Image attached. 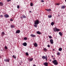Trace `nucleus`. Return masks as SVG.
<instances>
[{
	"instance_id": "nucleus-1",
	"label": "nucleus",
	"mask_w": 66,
	"mask_h": 66,
	"mask_svg": "<svg viewBox=\"0 0 66 66\" xmlns=\"http://www.w3.org/2000/svg\"><path fill=\"white\" fill-rule=\"evenodd\" d=\"M35 22L34 24L35 25H34V26L35 28H37V24H39V21L38 20H36L35 21H34Z\"/></svg>"
},
{
	"instance_id": "nucleus-2",
	"label": "nucleus",
	"mask_w": 66,
	"mask_h": 66,
	"mask_svg": "<svg viewBox=\"0 0 66 66\" xmlns=\"http://www.w3.org/2000/svg\"><path fill=\"white\" fill-rule=\"evenodd\" d=\"M52 63L55 65H58V63L57 62V60H54L53 61Z\"/></svg>"
},
{
	"instance_id": "nucleus-3",
	"label": "nucleus",
	"mask_w": 66,
	"mask_h": 66,
	"mask_svg": "<svg viewBox=\"0 0 66 66\" xmlns=\"http://www.w3.org/2000/svg\"><path fill=\"white\" fill-rule=\"evenodd\" d=\"M53 30L54 32H55L57 31H60V29H57L56 27H55L53 29Z\"/></svg>"
},
{
	"instance_id": "nucleus-4",
	"label": "nucleus",
	"mask_w": 66,
	"mask_h": 66,
	"mask_svg": "<svg viewBox=\"0 0 66 66\" xmlns=\"http://www.w3.org/2000/svg\"><path fill=\"white\" fill-rule=\"evenodd\" d=\"M42 58L43 59H45L46 61H47V56L45 57V56H43L42 57Z\"/></svg>"
},
{
	"instance_id": "nucleus-5",
	"label": "nucleus",
	"mask_w": 66,
	"mask_h": 66,
	"mask_svg": "<svg viewBox=\"0 0 66 66\" xmlns=\"http://www.w3.org/2000/svg\"><path fill=\"white\" fill-rule=\"evenodd\" d=\"M4 61L6 62H10V60L7 59H5L4 60Z\"/></svg>"
},
{
	"instance_id": "nucleus-6",
	"label": "nucleus",
	"mask_w": 66,
	"mask_h": 66,
	"mask_svg": "<svg viewBox=\"0 0 66 66\" xmlns=\"http://www.w3.org/2000/svg\"><path fill=\"white\" fill-rule=\"evenodd\" d=\"M50 42L51 44H53V39H51L50 40Z\"/></svg>"
},
{
	"instance_id": "nucleus-7",
	"label": "nucleus",
	"mask_w": 66,
	"mask_h": 66,
	"mask_svg": "<svg viewBox=\"0 0 66 66\" xmlns=\"http://www.w3.org/2000/svg\"><path fill=\"white\" fill-rule=\"evenodd\" d=\"M4 17H5L6 18H8L9 17V15L6 14L4 15Z\"/></svg>"
},
{
	"instance_id": "nucleus-8",
	"label": "nucleus",
	"mask_w": 66,
	"mask_h": 66,
	"mask_svg": "<svg viewBox=\"0 0 66 66\" xmlns=\"http://www.w3.org/2000/svg\"><path fill=\"white\" fill-rule=\"evenodd\" d=\"M22 45L24 46H26L27 45V44L26 42H25L22 44Z\"/></svg>"
},
{
	"instance_id": "nucleus-9",
	"label": "nucleus",
	"mask_w": 66,
	"mask_h": 66,
	"mask_svg": "<svg viewBox=\"0 0 66 66\" xmlns=\"http://www.w3.org/2000/svg\"><path fill=\"white\" fill-rule=\"evenodd\" d=\"M34 46H35V47H37V46H38V45H37V44L35 43L34 45Z\"/></svg>"
},
{
	"instance_id": "nucleus-10",
	"label": "nucleus",
	"mask_w": 66,
	"mask_h": 66,
	"mask_svg": "<svg viewBox=\"0 0 66 66\" xmlns=\"http://www.w3.org/2000/svg\"><path fill=\"white\" fill-rule=\"evenodd\" d=\"M20 30H17L16 32H15V33L16 34H18V33H20Z\"/></svg>"
},
{
	"instance_id": "nucleus-11",
	"label": "nucleus",
	"mask_w": 66,
	"mask_h": 66,
	"mask_svg": "<svg viewBox=\"0 0 66 66\" xmlns=\"http://www.w3.org/2000/svg\"><path fill=\"white\" fill-rule=\"evenodd\" d=\"M31 36V37H36V35H34L33 34H31L30 35Z\"/></svg>"
},
{
	"instance_id": "nucleus-12",
	"label": "nucleus",
	"mask_w": 66,
	"mask_h": 66,
	"mask_svg": "<svg viewBox=\"0 0 66 66\" xmlns=\"http://www.w3.org/2000/svg\"><path fill=\"white\" fill-rule=\"evenodd\" d=\"M37 34H39L40 35L42 34V33L40 32H39V31H38L37 32Z\"/></svg>"
},
{
	"instance_id": "nucleus-13",
	"label": "nucleus",
	"mask_w": 66,
	"mask_h": 66,
	"mask_svg": "<svg viewBox=\"0 0 66 66\" xmlns=\"http://www.w3.org/2000/svg\"><path fill=\"white\" fill-rule=\"evenodd\" d=\"M45 10H46V11H48L49 12L50 11H51V9H46Z\"/></svg>"
},
{
	"instance_id": "nucleus-14",
	"label": "nucleus",
	"mask_w": 66,
	"mask_h": 66,
	"mask_svg": "<svg viewBox=\"0 0 66 66\" xmlns=\"http://www.w3.org/2000/svg\"><path fill=\"white\" fill-rule=\"evenodd\" d=\"M48 63L47 62H45L44 63V65L45 66H48Z\"/></svg>"
},
{
	"instance_id": "nucleus-15",
	"label": "nucleus",
	"mask_w": 66,
	"mask_h": 66,
	"mask_svg": "<svg viewBox=\"0 0 66 66\" xmlns=\"http://www.w3.org/2000/svg\"><path fill=\"white\" fill-rule=\"evenodd\" d=\"M59 34L61 36H62V35H63V34L61 32H59Z\"/></svg>"
},
{
	"instance_id": "nucleus-16",
	"label": "nucleus",
	"mask_w": 66,
	"mask_h": 66,
	"mask_svg": "<svg viewBox=\"0 0 66 66\" xmlns=\"http://www.w3.org/2000/svg\"><path fill=\"white\" fill-rule=\"evenodd\" d=\"M3 3L2 2H0V6H3Z\"/></svg>"
},
{
	"instance_id": "nucleus-17",
	"label": "nucleus",
	"mask_w": 66,
	"mask_h": 66,
	"mask_svg": "<svg viewBox=\"0 0 66 66\" xmlns=\"http://www.w3.org/2000/svg\"><path fill=\"white\" fill-rule=\"evenodd\" d=\"M43 50L45 51V52H47L48 50L46 48H44V49Z\"/></svg>"
},
{
	"instance_id": "nucleus-18",
	"label": "nucleus",
	"mask_w": 66,
	"mask_h": 66,
	"mask_svg": "<svg viewBox=\"0 0 66 66\" xmlns=\"http://www.w3.org/2000/svg\"><path fill=\"white\" fill-rule=\"evenodd\" d=\"M61 9H64L65 8V6L64 5H63L61 7Z\"/></svg>"
},
{
	"instance_id": "nucleus-19",
	"label": "nucleus",
	"mask_w": 66,
	"mask_h": 66,
	"mask_svg": "<svg viewBox=\"0 0 66 66\" xmlns=\"http://www.w3.org/2000/svg\"><path fill=\"white\" fill-rule=\"evenodd\" d=\"M1 35H2V36H3V35H5V33H4V32H2V34H1Z\"/></svg>"
},
{
	"instance_id": "nucleus-20",
	"label": "nucleus",
	"mask_w": 66,
	"mask_h": 66,
	"mask_svg": "<svg viewBox=\"0 0 66 66\" xmlns=\"http://www.w3.org/2000/svg\"><path fill=\"white\" fill-rule=\"evenodd\" d=\"M59 50L60 51H61L62 50V48L61 47L60 48H59Z\"/></svg>"
},
{
	"instance_id": "nucleus-21",
	"label": "nucleus",
	"mask_w": 66,
	"mask_h": 66,
	"mask_svg": "<svg viewBox=\"0 0 66 66\" xmlns=\"http://www.w3.org/2000/svg\"><path fill=\"white\" fill-rule=\"evenodd\" d=\"M22 17L23 18H26V16L24 15H22Z\"/></svg>"
},
{
	"instance_id": "nucleus-22",
	"label": "nucleus",
	"mask_w": 66,
	"mask_h": 66,
	"mask_svg": "<svg viewBox=\"0 0 66 66\" xmlns=\"http://www.w3.org/2000/svg\"><path fill=\"white\" fill-rule=\"evenodd\" d=\"M57 55H60V53H59V52H58L57 54H56Z\"/></svg>"
},
{
	"instance_id": "nucleus-23",
	"label": "nucleus",
	"mask_w": 66,
	"mask_h": 66,
	"mask_svg": "<svg viewBox=\"0 0 66 66\" xmlns=\"http://www.w3.org/2000/svg\"><path fill=\"white\" fill-rule=\"evenodd\" d=\"M54 23L53 22H52L51 23V26H53L54 25Z\"/></svg>"
},
{
	"instance_id": "nucleus-24",
	"label": "nucleus",
	"mask_w": 66,
	"mask_h": 66,
	"mask_svg": "<svg viewBox=\"0 0 66 66\" xmlns=\"http://www.w3.org/2000/svg\"><path fill=\"white\" fill-rule=\"evenodd\" d=\"M48 18H51V17H52V15H49L48 16Z\"/></svg>"
},
{
	"instance_id": "nucleus-25",
	"label": "nucleus",
	"mask_w": 66,
	"mask_h": 66,
	"mask_svg": "<svg viewBox=\"0 0 66 66\" xmlns=\"http://www.w3.org/2000/svg\"><path fill=\"white\" fill-rule=\"evenodd\" d=\"M11 27L12 28H14L15 27V26L13 25H11Z\"/></svg>"
},
{
	"instance_id": "nucleus-26",
	"label": "nucleus",
	"mask_w": 66,
	"mask_h": 66,
	"mask_svg": "<svg viewBox=\"0 0 66 66\" xmlns=\"http://www.w3.org/2000/svg\"><path fill=\"white\" fill-rule=\"evenodd\" d=\"M33 60V58H31L30 59H29V60L30 61H32Z\"/></svg>"
},
{
	"instance_id": "nucleus-27",
	"label": "nucleus",
	"mask_w": 66,
	"mask_h": 66,
	"mask_svg": "<svg viewBox=\"0 0 66 66\" xmlns=\"http://www.w3.org/2000/svg\"><path fill=\"white\" fill-rule=\"evenodd\" d=\"M24 40H27V38L26 37H25L24 38Z\"/></svg>"
},
{
	"instance_id": "nucleus-28",
	"label": "nucleus",
	"mask_w": 66,
	"mask_h": 66,
	"mask_svg": "<svg viewBox=\"0 0 66 66\" xmlns=\"http://www.w3.org/2000/svg\"><path fill=\"white\" fill-rule=\"evenodd\" d=\"M12 57H14V59H16V56H15V55H13L12 56Z\"/></svg>"
},
{
	"instance_id": "nucleus-29",
	"label": "nucleus",
	"mask_w": 66,
	"mask_h": 66,
	"mask_svg": "<svg viewBox=\"0 0 66 66\" xmlns=\"http://www.w3.org/2000/svg\"><path fill=\"white\" fill-rule=\"evenodd\" d=\"M26 55H29V54L28 53L26 52Z\"/></svg>"
},
{
	"instance_id": "nucleus-30",
	"label": "nucleus",
	"mask_w": 66,
	"mask_h": 66,
	"mask_svg": "<svg viewBox=\"0 0 66 66\" xmlns=\"http://www.w3.org/2000/svg\"><path fill=\"white\" fill-rule=\"evenodd\" d=\"M5 49H7V46H6L5 47Z\"/></svg>"
},
{
	"instance_id": "nucleus-31",
	"label": "nucleus",
	"mask_w": 66,
	"mask_h": 66,
	"mask_svg": "<svg viewBox=\"0 0 66 66\" xmlns=\"http://www.w3.org/2000/svg\"><path fill=\"white\" fill-rule=\"evenodd\" d=\"M30 5H31V6H33V3H31L30 4Z\"/></svg>"
},
{
	"instance_id": "nucleus-32",
	"label": "nucleus",
	"mask_w": 66,
	"mask_h": 66,
	"mask_svg": "<svg viewBox=\"0 0 66 66\" xmlns=\"http://www.w3.org/2000/svg\"><path fill=\"white\" fill-rule=\"evenodd\" d=\"M17 8L18 9H19V8H20V6H19V5H18L17 6Z\"/></svg>"
},
{
	"instance_id": "nucleus-33",
	"label": "nucleus",
	"mask_w": 66,
	"mask_h": 66,
	"mask_svg": "<svg viewBox=\"0 0 66 66\" xmlns=\"http://www.w3.org/2000/svg\"><path fill=\"white\" fill-rule=\"evenodd\" d=\"M49 38H50V39L52 38V36H49Z\"/></svg>"
},
{
	"instance_id": "nucleus-34",
	"label": "nucleus",
	"mask_w": 66,
	"mask_h": 66,
	"mask_svg": "<svg viewBox=\"0 0 66 66\" xmlns=\"http://www.w3.org/2000/svg\"><path fill=\"white\" fill-rule=\"evenodd\" d=\"M3 17V15H0V17L2 18V17Z\"/></svg>"
},
{
	"instance_id": "nucleus-35",
	"label": "nucleus",
	"mask_w": 66,
	"mask_h": 66,
	"mask_svg": "<svg viewBox=\"0 0 66 66\" xmlns=\"http://www.w3.org/2000/svg\"><path fill=\"white\" fill-rule=\"evenodd\" d=\"M10 21H13V19H11L10 20Z\"/></svg>"
},
{
	"instance_id": "nucleus-36",
	"label": "nucleus",
	"mask_w": 66,
	"mask_h": 66,
	"mask_svg": "<svg viewBox=\"0 0 66 66\" xmlns=\"http://www.w3.org/2000/svg\"><path fill=\"white\" fill-rule=\"evenodd\" d=\"M11 0H7V2H10V1H11Z\"/></svg>"
},
{
	"instance_id": "nucleus-37",
	"label": "nucleus",
	"mask_w": 66,
	"mask_h": 66,
	"mask_svg": "<svg viewBox=\"0 0 66 66\" xmlns=\"http://www.w3.org/2000/svg\"><path fill=\"white\" fill-rule=\"evenodd\" d=\"M41 1L42 2H44V1L43 0H42Z\"/></svg>"
},
{
	"instance_id": "nucleus-38",
	"label": "nucleus",
	"mask_w": 66,
	"mask_h": 66,
	"mask_svg": "<svg viewBox=\"0 0 66 66\" xmlns=\"http://www.w3.org/2000/svg\"><path fill=\"white\" fill-rule=\"evenodd\" d=\"M47 47H48L49 48H50V45H47Z\"/></svg>"
},
{
	"instance_id": "nucleus-39",
	"label": "nucleus",
	"mask_w": 66,
	"mask_h": 66,
	"mask_svg": "<svg viewBox=\"0 0 66 66\" xmlns=\"http://www.w3.org/2000/svg\"><path fill=\"white\" fill-rule=\"evenodd\" d=\"M60 4L59 3H57L56 4V5H60Z\"/></svg>"
},
{
	"instance_id": "nucleus-40",
	"label": "nucleus",
	"mask_w": 66,
	"mask_h": 66,
	"mask_svg": "<svg viewBox=\"0 0 66 66\" xmlns=\"http://www.w3.org/2000/svg\"><path fill=\"white\" fill-rule=\"evenodd\" d=\"M20 18H21V19H23V17L22 16H21Z\"/></svg>"
},
{
	"instance_id": "nucleus-41",
	"label": "nucleus",
	"mask_w": 66,
	"mask_h": 66,
	"mask_svg": "<svg viewBox=\"0 0 66 66\" xmlns=\"http://www.w3.org/2000/svg\"><path fill=\"white\" fill-rule=\"evenodd\" d=\"M29 13H31L32 11H29Z\"/></svg>"
},
{
	"instance_id": "nucleus-42",
	"label": "nucleus",
	"mask_w": 66,
	"mask_h": 66,
	"mask_svg": "<svg viewBox=\"0 0 66 66\" xmlns=\"http://www.w3.org/2000/svg\"><path fill=\"white\" fill-rule=\"evenodd\" d=\"M52 57H54V56H53V55H52Z\"/></svg>"
},
{
	"instance_id": "nucleus-43",
	"label": "nucleus",
	"mask_w": 66,
	"mask_h": 66,
	"mask_svg": "<svg viewBox=\"0 0 66 66\" xmlns=\"http://www.w3.org/2000/svg\"><path fill=\"white\" fill-rule=\"evenodd\" d=\"M33 66H36V65H35V64H34V65H33Z\"/></svg>"
},
{
	"instance_id": "nucleus-44",
	"label": "nucleus",
	"mask_w": 66,
	"mask_h": 66,
	"mask_svg": "<svg viewBox=\"0 0 66 66\" xmlns=\"http://www.w3.org/2000/svg\"><path fill=\"white\" fill-rule=\"evenodd\" d=\"M1 56H0V58H1Z\"/></svg>"
},
{
	"instance_id": "nucleus-45",
	"label": "nucleus",
	"mask_w": 66,
	"mask_h": 66,
	"mask_svg": "<svg viewBox=\"0 0 66 66\" xmlns=\"http://www.w3.org/2000/svg\"><path fill=\"white\" fill-rule=\"evenodd\" d=\"M65 2H66V0H65Z\"/></svg>"
}]
</instances>
